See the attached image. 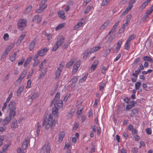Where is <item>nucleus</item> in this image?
<instances>
[{
    "label": "nucleus",
    "mask_w": 153,
    "mask_h": 153,
    "mask_svg": "<svg viewBox=\"0 0 153 153\" xmlns=\"http://www.w3.org/2000/svg\"><path fill=\"white\" fill-rule=\"evenodd\" d=\"M65 136V132L64 131L61 132L59 135L58 141L59 143L62 142L63 140V137Z\"/></svg>",
    "instance_id": "obj_15"
},
{
    "label": "nucleus",
    "mask_w": 153,
    "mask_h": 153,
    "mask_svg": "<svg viewBox=\"0 0 153 153\" xmlns=\"http://www.w3.org/2000/svg\"><path fill=\"white\" fill-rule=\"evenodd\" d=\"M14 45H11L8 46L7 48L6 49V50L7 51V52H9L10 49H12Z\"/></svg>",
    "instance_id": "obj_52"
},
{
    "label": "nucleus",
    "mask_w": 153,
    "mask_h": 153,
    "mask_svg": "<svg viewBox=\"0 0 153 153\" xmlns=\"http://www.w3.org/2000/svg\"><path fill=\"white\" fill-rule=\"evenodd\" d=\"M111 51V49H107L105 51V53L103 56L104 57H106L107 55L110 53Z\"/></svg>",
    "instance_id": "obj_40"
},
{
    "label": "nucleus",
    "mask_w": 153,
    "mask_h": 153,
    "mask_svg": "<svg viewBox=\"0 0 153 153\" xmlns=\"http://www.w3.org/2000/svg\"><path fill=\"white\" fill-rule=\"evenodd\" d=\"M131 14H130L126 16V22H128H128H129L130 20L131 19Z\"/></svg>",
    "instance_id": "obj_49"
},
{
    "label": "nucleus",
    "mask_w": 153,
    "mask_h": 153,
    "mask_svg": "<svg viewBox=\"0 0 153 153\" xmlns=\"http://www.w3.org/2000/svg\"><path fill=\"white\" fill-rule=\"evenodd\" d=\"M64 25H65L64 23H62V24H59L56 28V29H55L56 30H57L60 29L63 27H64Z\"/></svg>",
    "instance_id": "obj_34"
},
{
    "label": "nucleus",
    "mask_w": 153,
    "mask_h": 153,
    "mask_svg": "<svg viewBox=\"0 0 153 153\" xmlns=\"http://www.w3.org/2000/svg\"><path fill=\"white\" fill-rule=\"evenodd\" d=\"M140 60V59L139 57L137 58L134 61V62L133 63L136 65L137 64Z\"/></svg>",
    "instance_id": "obj_60"
},
{
    "label": "nucleus",
    "mask_w": 153,
    "mask_h": 153,
    "mask_svg": "<svg viewBox=\"0 0 153 153\" xmlns=\"http://www.w3.org/2000/svg\"><path fill=\"white\" fill-rule=\"evenodd\" d=\"M41 127V125L38 123L37 124V127L36 129V132L38 135H39V134L40 132Z\"/></svg>",
    "instance_id": "obj_30"
},
{
    "label": "nucleus",
    "mask_w": 153,
    "mask_h": 153,
    "mask_svg": "<svg viewBox=\"0 0 153 153\" xmlns=\"http://www.w3.org/2000/svg\"><path fill=\"white\" fill-rule=\"evenodd\" d=\"M16 55L17 53L16 52L12 53L10 57V59L11 61L13 62L15 60Z\"/></svg>",
    "instance_id": "obj_18"
},
{
    "label": "nucleus",
    "mask_w": 153,
    "mask_h": 153,
    "mask_svg": "<svg viewBox=\"0 0 153 153\" xmlns=\"http://www.w3.org/2000/svg\"><path fill=\"white\" fill-rule=\"evenodd\" d=\"M32 95L30 98L31 99L32 101L36 99L39 96V93L37 92L36 93L33 92L32 93Z\"/></svg>",
    "instance_id": "obj_17"
},
{
    "label": "nucleus",
    "mask_w": 153,
    "mask_h": 153,
    "mask_svg": "<svg viewBox=\"0 0 153 153\" xmlns=\"http://www.w3.org/2000/svg\"><path fill=\"white\" fill-rule=\"evenodd\" d=\"M57 14L59 17L64 19L65 18V12L63 10L59 11L57 12Z\"/></svg>",
    "instance_id": "obj_16"
},
{
    "label": "nucleus",
    "mask_w": 153,
    "mask_h": 153,
    "mask_svg": "<svg viewBox=\"0 0 153 153\" xmlns=\"http://www.w3.org/2000/svg\"><path fill=\"white\" fill-rule=\"evenodd\" d=\"M80 61H79L76 62V63L74 65V67L73 68L72 70L73 72L75 73L77 72L78 68L80 66Z\"/></svg>",
    "instance_id": "obj_9"
},
{
    "label": "nucleus",
    "mask_w": 153,
    "mask_h": 153,
    "mask_svg": "<svg viewBox=\"0 0 153 153\" xmlns=\"http://www.w3.org/2000/svg\"><path fill=\"white\" fill-rule=\"evenodd\" d=\"M17 152L18 153H25L20 148H19L17 149Z\"/></svg>",
    "instance_id": "obj_64"
},
{
    "label": "nucleus",
    "mask_w": 153,
    "mask_h": 153,
    "mask_svg": "<svg viewBox=\"0 0 153 153\" xmlns=\"http://www.w3.org/2000/svg\"><path fill=\"white\" fill-rule=\"evenodd\" d=\"M133 106L131 105H128L126 106V110H130L133 107Z\"/></svg>",
    "instance_id": "obj_62"
},
{
    "label": "nucleus",
    "mask_w": 153,
    "mask_h": 153,
    "mask_svg": "<svg viewBox=\"0 0 153 153\" xmlns=\"http://www.w3.org/2000/svg\"><path fill=\"white\" fill-rule=\"evenodd\" d=\"M88 74H86L82 78H81L79 81L80 82H84L87 78V76H88Z\"/></svg>",
    "instance_id": "obj_41"
},
{
    "label": "nucleus",
    "mask_w": 153,
    "mask_h": 153,
    "mask_svg": "<svg viewBox=\"0 0 153 153\" xmlns=\"http://www.w3.org/2000/svg\"><path fill=\"white\" fill-rule=\"evenodd\" d=\"M153 11V5H152L150 9L146 13V14H147L148 15H150L152 11Z\"/></svg>",
    "instance_id": "obj_43"
},
{
    "label": "nucleus",
    "mask_w": 153,
    "mask_h": 153,
    "mask_svg": "<svg viewBox=\"0 0 153 153\" xmlns=\"http://www.w3.org/2000/svg\"><path fill=\"white\" fill-rule=\"evenodd\" d=\"M46 6L41 7L40 5H39V8H38L36 11V12L37 13H40L46 8Z\"/></svg>",
    "instance_id": "obj_20"
},
{
    "label": "nucleus",
    "mask_w": 153,
    "mask_h": 153,
    "mask_svg": "<svg viewBox=\"0 0 153 153\" xmlns=\"http://www.w3.org/2000/svg\"><path fill=\"white\" fill-rule=\"evenodd\" d=\"M24 89V86L23 85L21 86L17 90L16 93L18 96L20 95L21 93Z\"/></svg>",
    "instance_id": "obj_22"
},
{
    "label": "nucleus",
    "mask_w": 153,
    "mask_h": 153,
    "mask_svg": "<svg viewBox=\"0 0 153 153\" xmlns=\"http://www.w3.org/2000/svg\"><path fill=\"white\" fill-rule=\"evenodd\" d=\"M143 59L145 61H147L149 62H152L153 61L152 59L148 56H145L143 57Z\"/></svg>",
    "instance_id": "obj_38"
},
{
    "label": "nucleus",
    "mask_w": 153,
    "mask_h": 153,
    "mask_svg": "<svg viewBox=\"0 0 153 153\" xmlns=\"http://www.w3.org/2000/svg\"><path fill=\"white\" fill-rule=\"evenodd\" d=\"M74 63V61L73 60H71L66 65V67L67 68H69L70 66L72 65Z\"/></svg>",
    "instance_id": "obj_35"
},
{
    "label": "nucleus",
    "mask_w": 153,
    "mask_h": 153,
    "mask_svg": "<svg viewBox=\"0 0 153 153\" xmlns=\"http://www.w3.org/2000/svg\"><path fill=\"white\" fill-rule=\"evenodd\" d=\"M59 47V46L58 45H56V43L53 47L52 51H55Z\"/></svg>",
    "instance_id": "obj_47"
},
{
    "label": "nucleus",
    "mask_w": 153,
    "mask_h": 153,
    "mask_svg": "<svg viewBox=\"0 0 153 153\" xmlns=\"http://www.w3.org/2000/svg\"><path fill=\"white\" fill-rule=\"evenodd\" d=\"M6 130V127H0V133Z\"/></svg>",
    "instance_id": "obj_58"
},
{
    "label": "nucleus",
    "mask_w": 153,
    "mask_h": 153,
    "mask_svg": "<svg viewBox=\"0 0 153 153\" xmlns=\"http://www.w3.org/2000/svg\"><path fill=\"white\" fill-rule=\"evenodd\" d=\"M36 40L34 39L30 43L28 48L30 51H31L33 49L36 45Z\"/></svg>",
    "instance_id": "obj_13"
},
{
    "label": "nucleus",
    "mask_w": 153,
    "mask_h": 153,
    "mask_svg": "<svg viewBox=\"0 0 153 153\" xmlns=\"http://www.w3.org/2000/svg\"><path fill=\"white\" fill-rule=\"evenodd\" d=\"M89 53H90V50L88 49L86 50V51L83 54V59H85L87 58L88 56V55Z\"/></svg>",
    "instance_id": "obj_31"
},
{
    "label": "nucleus",
    "mask_w": 153,
    "mask_h": 153,
    "mask_svg": "<svg viewBox=\"0 0 153 153\" xmlns=\"http://www.w3.org/2000/svg\"><path fill=\"white\" fill-rule=\"evenodd\" d=\"M135 35L134 34H132L129 36V38L127 39V41L130 42V41L131 40L134 39L135 38Z\"/></svg>",
    "instance_id": "obj_36"
},
{
    "label": "nucleus",
    "mask_w": 153,
    "mask_h": 153,
    "mask_svg": "<svg viewBox=\"0 0 153 153\" xmlns=\"http://www.w3.org/2000/svg\"><path fill=\"white\" fill-rule=\"evenodd\" d=\"M51 149L49 144H45L41 151L40 153H50Z\"/></svg>",
    "instance_id": "obj_7"
},
{
    "label": "nucleus",
    "mask_w": 153,
    "mask_h": 153,
    "mask_svg": "<svg viewBox=\"0 0 153 153\" xmlns=\"http://www.w3.org/2000/svg\"><path fill=\"white\" fill-rule=\"evenodd\" d=\"M59 109L55 107L52 108V114L53 115H56L58 112Z\"/></svg>",
    "instance_id": "obj_33"
},
{
    "label": "nucleus",
    "mask_w": 153,
    "mask_h": 153,
    "mask_svg": "<svg viewBox=\"0 0 153 153\" xmlns=\"http://www.w3.org/2000/svg\"><path fill=\"white\" fill-rule=\"evenodd\" d=\"M9 35L7 33H5L4 34V40H7L8 39Z\"/></svg>",
    "instance_id": "obj_55"
},
{
    "label": "nucleus",
    "mask_w": 153,
    "mask_h": 153,
    "mask_svg": "<svg viewBox=\"0 0 153 153\" xmlns=\"http://www.w3.org/2000/svg\"><path fill=\"white\" fill-rule=\"evenodd\" d=\"M27 21L25 19H20L18 22V25L19 29L21 31L24 30L27 25Z\"/></svg>",
    "instance_id": "obj_3"
},
{
    "label": "nucleus",
    "mask_w": 153,
    "mask_h": 153,
    "mask_svg": "<svg viewBox=\"0 0 153 153\" xmlns=\"http://www.w3.org/2000/svg\"><path fill=\"white\" fill-rule=\"evenodd\" d=\"M48 0H42L41 2L40 5L41 7H43L44 5L45 4V3L47 2Z\"/></svg>",
    "instance_id": "obj_54"
},
{
    "label": "nucleus",
    "mask_w": 153,
    "mask_h": 153,
    "mask_svg": "<svg viewBox=\"0 0 153 153\" xmlns=\"http://www.w3.org/2000/svg\"><path fill=\"white\" fill-rule=\"evenodd\" d=\"M83 109V108H81L80 109H79V108H78V110L76 112V114H77L78 115L80 114L81 112L82 111V110Z\"/></svg>",
    "instance_id": "obj_59"
},
{
    "label": "nucleus",
    "mask_w": 153,
    "mask_h": 153,
    "mask_svg": "<svg viewBox=\"0 0 153 153\" xmlns=\"http://www.w3.org/2000/svg\"><path fill=\"white\" fill-rule=\"evenodd\" d=\"M123 42L122 40H119L117 43V46L116 47V49L117 51H118L120 48L121 45L122 44Z\"/></svg>",
    "instance_id": "obj_26"
},
{
    "label": "nucleus",
    "mask_w": 153,
    "mask_h": 153,
    "mask_svg": "<svg viewBox=\"0 0 153 153\" xmlns=\"http://www.w3.org/2000/svg\"><path fill=\"white\" fill-rule=\"evenodd\" d=\"M32 8V7L31 5H29L27 7L26 9L24 12V14H26L28 13L31 10Z\"/></svg>",
    "instance_id": "obj_27"
},
{
    "label": "nucleus",
    "mask_w": 153,
    "mask_h": 153,
    "mask_svg": "<svg viewBox=\"0 0 153 153\" xmlns=\"http://www.w3.org/2000/svg\"><path fill=\"white\" fill-rule=\"evenodd\" d=\"M77 81V79L76 77L75 76L74 78L71 79V80L68 82L70 83V86L74 87L75 85V83Z\"/></svg>",
    "instance_id": "obj_8"
},
{
    "label": "nucleus",
    "mask_w": 153,
    "mask_h": 153,
    "mask_svg": "<svg viewBox=\"0 0 153 153\" xmlns=\"http://www.w3.org/2000/svg\"><path fill=\"white\" fill-rule=\"evenodd\" d=\"M48 50L47 48L42 49L40 50H39L37 51L38 54L41 56H43L45 53L47 52Z\"/></svg>",
    "instance_id": "obj_11"
},
{
    "label": "nucleus",
    "mask_w": 153,
    "mask_h": 153,
    "mask_svg": "<svg viewBox=\"0 0 153 153\" xmlns=\"http://www.w3.org/2000/svg\"><path fill=\"white\" fill-rule=\"evenodd\" d=\"M55 107L59 109L60 108H62L63 106V102L62 100H60L58 102L57 101L56 102H54Z\"/></svg>",
    "instance_id": "obj_10"
},
{
    "label": "nucleus",
    "mask_w": 153,
    "mask_h": 153,
    "mask_svg": "<svg viewBox=\"0 0 153 153\" xmlns=\"http://www.w3.org/2000/svg\"><path fill=\"white\" fill-rule=\"evenodd\" d=\"M31 81L30 79H29L28 80V81L27 82V85L26 86V88H30L31 85Z\"/></svg>",
    "instance_id": "obj_53"
},
{
    "label": "nucleus",
    "mask_w": 153,
    "mask_h": 153,
    "mask_svg": "<svg viewBox=\"0 0 153 153\" xmlns=\"http://www.w3.org/2000/svg\"><path fill=\"white\" fill-rule=\"evenodd\" d=\"M130 42L126 41L125 45V49L126 50H128L130 47Z\"/></svg>",
    "instance_id": "obj_37"
},
{
    "label": "nucleus",
    "mask_w": 153,
    "mask_h": 153,
    "mask_svg": "<svg viewBox=\"0 0 153 153\" xmlns=\"http://www.w3.org/2000/svg\"><path fill=\"white\" fill-rule=\"evenodd\" d=\"M32 59V57H29L27 58V60L25 61V62L24 63V66L26 67L27 65L30 62L31 59Z\"/></svg>",
    "instance_id": "obj_32"
},
{
    "label": "nucleus",
    "mask_w": 153,
    "mask_h": 153,
    "mask_svg": "<svg viewBox=\"0 0 153 153\" xmlns=\"http://www.w3.org/2000/svg\"><path fill=\"white\" fill-rule=\"evenodd\" d=\"M60 93L58 92L56 94L55 98L52 102L51 104H52L54 102H56L57 100H59L60 97Z\"/></svg>",
    "instance_id": "obj_21"
},
{
    "label": "nucleus",
    "mask_w": 153,
    "mask_h": 153,
    "mask_svg": "<svg viewBox=\"0 0 153 153\" xmlns=\"http://www.w3.org/2000/svg\"><path fill=\"white\" fill-rule=\"evenodd\" d=\"M109 23V21H107L106 22H105L100 27V29L102 30L104 29L105 27H106Z\"/></svg>",
    "instance_id": "obj_29"
},
{
    "label": "nucleus",
    "mask_w": 153,
    "mask_h": 153,
    "mask_svg": "<svg viewBox=\"0 0 153 153\" xmlns=\"http://www.w3.org/2000/svg\"><path fill=\"white\" fill-rule=\"evenodd\" d=\"M131 111L134 114H138V113L137 109L136 108L132 109Z\"/></svg>",
    "instance_id": "obj_57"
},
{
    "label": "nucleus",
    "mask_w": 153,
    "mask_h": 153,
    "mask_svg": "<svg viewBox=\"0 0 153 153\" xmlns=\"http://www.w3.org/2000/svg\"><path fill=\"white\" fill-rule=\"evenodd\" d=\"M8 110L9 111V114L13 115L15 116L16 114V106L15 102L11 101L8 105Z\"/></svg>",
    "instance_id": "obj_2"
},
{
    "label": "nucleus",
    "mask_w": 153,
    "mask_h": 153,
    "mask_svg": "<svg viewBox=\"0 0 153 153\" xmlns=\"http://www.w3.org/2000/svg\"><path fill=\"white\" fill-rule=\"evenodd\" d=\"M136 0H130L129 2V4L126 10L123 12L122 14L120 16V17H121L122 16L125 15L128 12L131 10L133 6L131 4L134 3L135 2Z\"/></svg>",
    "instance_id": "obj_4"
},
{
    "label": "nucleus",
    "mask_w": 153,
    "mask_h": 153,
    "mask_svg": "<svg viewBox=\"0 0 153 153\" xmlns=\"http://www.w3.org/2000/svg\"><path fill=\"white\" fill-rule=\"evenodd\" d=\"M30 140H33L34 141L35 139L33 138H29V137H26L25 138V140H24L23 143H30Z\"/></svg>",
    "instance_id": "obj_19"
},
{
    "label": "nucleus",
    "mask_w": 153,
    "mask_h": 153,
    "mask_svg": "<svg viewBox=\"0 0 153 153\" xmlns=\"http://www.w3.org/2000/svg\"><path fill=\"white\" fill-rule=\"evenodd\" d=\"M42 34L45 36L47 37L48 40H50L52 39V35L51 34H48L45 31H44L42 32Z\"/></svg>",
    "instance_id": "obj_25"
},
{
    "label": "nucleus",
    "mask_w": 153,
    "mask_h": 153,
    "mask_svg": "<svg viewBox=\"0 0 153 153\" xmlns=\"http://www.w3.org/2000/svg\"><path fill=\"white\" fill-rule=\"evenodd\" d=\"M9 52H7V51H6V50L2 54L1 57V60H3L5 59L6 56L8 54V53Z\"/></svg>",
    "instance_id": "obj_23"
},
{
    "label": "nucleus",
    "mask_w": 153,
    "mask_h": 153,
    "mask_svg": "<svg viewBox=\"0 0 153 153\" xmlns=\"http://www.w3.org/2000/svg\"><path fill=\"white\" fill-rule=\"evenodd\" d=\"M9 146H10L9 144H5L3 148V152H6Z\"/></svg>",
    "instance_id": "obj_42"
},
{
    "label": "nucleus",
    "mask_w": 153,
    "mask_h": 153,
    "mask_svg": "<svg viewBox=\"0 0 153 153\" xmlns=\"http://www.w3.org/2000/svg\"><path fill=\"white\" fill-rule=\"evenodd\" d=\"M100 47L99 46L94 47L91 49V50L90 51V53H93L94 52H96L97 50L100 49Z\"/></svg>",
    "instance_id": "obj_24"
},
{
    "label": "nucleus",
    "mask_w": 153,
    "mask_h": 153,
    "mask_svg": "<svg viewBox=\"0 0 153 153\" xmlns=\"http://www.w3.org/2000/svg\"><path fill=\"white\" fill-rule=\"evenodd\" d=\"M28 146V144H22L21 148H20L22 150L25 149Z\"/></svg>",
    "instance_id": "obj_48"
},
{
    "label": "nucleus",
    "mask_w": 153,
    "mask_h": 153,
    "mask_svg": "<svg viewBox=\"0 0 153 153\" xmlns=\"http://www.w3.org/2000/svg\"><path fill=\"white\" fill-rule=\"evenodd\" d=\"M65 40V38L62 36L59 37V39L58 41L56 43V45H58L59 47L61 46Z\"/></svg>",
    "instance_id": "obj_14"
},
{
    "label": "nucleus",
    "mask_w": 153,
    "mask_h": 153,
    "mask_svg": "<svg viewBox=\"0 0 153 153\" xmlns=\"http://www.w3.org/2000/svg\"><path fill=\"white\" fill-rule=\"evenodd\" d=\"M149 3V2H148V1L146 0V2H144L142 4L140 7L142 9H144Z\"/></svg>",
    "instance_id": "obj_46"
},
{
    "label": "nucleus",
    "mask_w": 153,
    "mask_h": 153,
    "mask_svg": "<svg viewBox=\"0 0 153 153\" xmlns=\"http://www.w3.org/2000/svg\"><path fill=\"white\" fill-rule=\"evenodd\" d=\"M83 24V23L82 22H78L77 25L74 27V30H75L79 28L82 26Z\"/></svg>",
    "instance_id": "obj_28"
},
{
    "label": "nucleus",
    "mask_w": 153,
    "mask_h": 153,
    "mask_svg": "<svg viewBox=\"0 0 153 153\" xmlns=\"http://www.w3.org/2000/svg\"><path fill=\"white\" fill-rule=\"evenodd\" d=\"M25 60V59L24 58H22L18 63V65H22L24 61Z\"/></svg>",
    "instance_id": "obj_61"
},
{
    "label": "nucleus",
    "mask_w": 153,
    "mask_h": 153,
    "mask_svg": "<svg viewBox=\"0 0 153 153\" xmlns=\"http://www.w3.org/2000/svg\"><path fill=\"white\" fill-rule=\"evenodd\" d=\"M141 85V83L140 82H137L135 84V88L136 90H138Z\"/></svg>",
    "instance_id": "obj_44"
},
{
    "label": "nucleus",
    "mask_w": 153,
    "mask_h": 153,
    "mask_svg": "<svg viewBox=\"0 0 153 153\" xmlns=\"http://www.w3.org/2000/svg\"><path fill=\"white\" fill-rule=\"evenodd\" d=\"M92 7V6H87L84 11L85 13V14L88 13L91 9Z\"/></svg>",
    "instance_id": "obj_39"
},
{
    "label": "nucleus",
    "mask_w": 153,
    "mask_h": 153,
    "mask_svg": "<svg viewBox=\"0 0 153 153\" xmlns=\"http://www.w3.org/2000/svg\"><path fill=\"white\" fill-rule=\"evenodd\" d=\"M109 1V0H103L102 3V5L105 6L107 4Z\"/></svg>",
    "instance_id": "obj_50"
},
{
    "label": "nucleus",
    "mask_w": 153,
    "mask_h": 153,
    "mask_svg": "<svg viewBox=\"0 0 153 153\" xmlns=\"http://www.w3.org/2000/svg\"><path fill=\"white\" fill-rule=\"evenodd\" d=\"M25 36V35H21L18 40V42L20 43Z\"/></svg>",
    "instance_id": "obj_45"
},
{
    "label": "nucleus",
    "mask_w": 153,
    "mask_h": 153,
    "mask_svg": "<svg viewBox=\"0 0 153 153\" xmlns=\"http://www.w3.org/2000/svg\"><path fill=\"white\" fill-rule=\"evenodd\" d=\"M14 115L9 114V116L6 117L3 121L2 122V125L4 126L7 125L10 122L11 120L14 118Z\"/></svg>",
    "instance_id": "obj_6"
},
{
    "label": "nucleus",
    "mask_w": 153,
    "mask_h": 153,
    "mask_svg": "<svg viewBox=\"0 0 153 153\" xmlns=\"http://www.w3.org/2000/svg\"><path fill=\"white\" fill-rule=\"evenodd\" d=\"M149 16V15H148L147 14H146L142 18V19H141L143 21H146V19Z\"/></svg>",
    "instance_id": "obj_63"
},
{
    "label": "nucleus",
    "mask_w": 153,
    "mask_h": 153,
    "mask_svg": "<svg viewBox=\"0 0 153 153\" xmlns=\"http://www.w3.org/2000/svg\"><path fill=\"white\" fill-rule=\"evenodd\" d=\"M54 122L55 120L53 119V115L50 114L48 118H46L44 120L42 126H45V129L47 130L50 127L51 128L52 127L54 126Z\"/></svg>",
    "instance_id": "obj_1"
},
{
    "label": "nucleus",
    "mask_w": 153,
    "mask_h": 153,
    "mask_svg": "<svg viewBox=\"0 0 153 153\" xmlns=\"http://www.w3.org/2000/svg\"><path fill=\"white\" fill-rule=\"evenodd\" d=\"M17 121L16 119H14L11 123V128L14 130L16 128H17L18 126L17 125Z\"/></svg>",
    "instance_id": "obj_12"
},
{
    "label": "nucleus",
    "mask_w": 153,
    "mask_h": 153,
    "mask_svg": "<svg viewBox=\"0 0 153 153\" xmlns=\"http://www.w3.org/2000/svg\"><path fill=\"white\" fill-rule=\"evenodd\" d=\"M146 131L148 134H151L152 133V130L151 128H148L146 129Z\"/></svg>",
    "instance_id": "obj_51"
},
{
    "label": "nucleus",
    "mask_w": 153,
    "mask_h": 153,
    "mask_svg": "<svg viewBox=\"0 0 153 153\" xmlns=\"http://www.w3.org/2000/svg\"><path fill=\"white\" fill-rule=\"evenodd\" d=\"M63 67L64 64H62V63H60L59 67L55 72V79H58L59 78L60 75V74L63 69Z\"/></svg>",
    "instance_id": "obj_5"
},
{
    "label": "nucleus",
    "mask_w": 153,
    "mask_h": 153,
    "mask_svg": "<svg viewBox=\"0 0 153 153\" xmlns=\"http://www.w3.org/2000/svg\"><path fill=\"white\" fill-rule=\"evenodd\" d=\"M69 45V43L68 42L67 43H65L64 45H63L62 46V48L63 49H66V48H68Z\"/></svg>",
    "instance_id": "obj_56"
}]
</instances>
